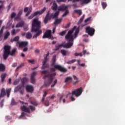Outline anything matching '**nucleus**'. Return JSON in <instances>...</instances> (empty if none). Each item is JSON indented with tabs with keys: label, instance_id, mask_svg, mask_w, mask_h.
I'll return each instance as SVG.
<instances>
[{
	"label": "nucleus",
	"instance_id": "obj_1",
	"mask_svg": "<svg viewBox=\"0 0 125 125\" xmlns=\"http://www.w3.org/2000/svg\"><path fill=\"white\" fill-rule=\"evenodd\" d=\"M74 33V38L76 39L80 33V27H78L77 28V26H74L73 28L70 30L67 34L65 37V39L67 41V42L66 43H62V47L63 48H71L74 44V36L73 35V33Z\"/></svg>",
	"mask_w": 125,
	"mask_h": 125
},
{
	"label": "nucleus",
	"instance_id": "obj_2",
	"mask_svg": "<svg viewBox=\"0 0 125 125\" xmlns=\"http://www.w3.org/2000/svg\"><path fill=\"white\" fill-rule=\"evenodd\" d=\"M41 24L42 22L39 21V19L35 18L33 20L31 32L36 33L33 36V39H37L38 37L42 33V31L41 29V28H42Z\"/></svg>",
	"mask_w": 125,
	"mask_h": 125
},
{
	"label": "nucleus",
	"instance_id": "obj_3",
	"mask_svg": "<svg viewBox=\"0 0 125 125\" xmlns=\"http://www.w3.org/2000/svg\"><path fill=\"white\" fill-rule=\"evenodd\" d=\"M3 48L4 52L3 57L4 60H6L7 58H8V56H9V55H10L11 56H14L17 50V48H14L11 51H10V49H11V47L9 45H5Z\"/></svg>",
	"mask_w": 125,
	"mask_h": 125
},
{
	"label": "nucleus",
	"instance_id": "obj_4",
	"mask_svg": "<svg viewBox=\"0 0 125 125\" xmlns=\"http://www.w3.org/2000/svg\"><path fill=\"white\" fill-rule=\"evenodd\" d=\"M56 62V56H53L51 62V66L52 67H54L55 69L57 70H59L60 72H62V73H66L68 72V70L67 68L59 65V64H55Z\"/></svg>",
	"mask_w": 125,
	"mask_h": 125
},
{
	"label": "nucleus",
	"instance_id": "obj_5",
	"mask_svg": "<svg viewBox=\"0 0 125 125\" xmlns=\"http://www.w3.org/2000/svg\"><path fill=\"white\" fill-rule=\"evenodd\" d=\"M55 76H56V72L49 73L43 77V80H45L46 78H48V83L46 82V81H45L44 83L45 86H49V85H50V84L52 83V82H53V80Z\"/></svg>",
	"mask_w": 125,
	"mask_h": 125
},
{
	"label": "nucleus",
	"instance_id": "obj_6",
	"mask_svg": "<svg viewBox=\"0 0 125 125\" xmlns=\"http://www.w3.org/2000/svg\"><path fill=\"white\" fill-rule=\"evenodd\" d=\"M59 12V11H57L54 15L52 14L50 15L49 11H48L43 21V22L45 24V25H46V24H47V23H48V21H49V20H51L52 18L54 19V18H57V17H58Z\"/></svg>",
	"mask_w": 125,
	"mask_h": 125
},
{
	"label": "nucleus",
	"instance_id": "obj_7",
	"mask_svg": "<svg viewBox=\"0 0 125 125\" xmlns=\"http://www.w3.org/2000/svg\"><path fill=\"white\" fill-rule=\"evenodd\" d=\"M10 92H11V88H8L5 90L4 88H2L0 93V100L2 97H4L6 95L7 97L9 98V96H10Z\"/></svg>",
	"mask_w": 125,
	"mask_h": 125
},
{
	"label": "nucleus",
	"instance_id": "obj_8",
	"mask_svg": "<svg viewBox=\"0 0 125 125\" xmlns=\"http://www.w3.org/2000/svg\"><path fill=\"white\" fill-rule=\"evenodd\" d=\"M21 110L22 111V112H26V113H28V114H30V113H31L30 110L34 111L35 110H36V107L32 105H29L28 107H26L25 105H22L21 106Z\"/></svg>",
	"mask_w": 125,
	"mask_h": 125
},
{
	"label": "nucleus",
	"instance_id": "obj_9",
	"mask_svg": "<svg viewBox=\"0 0 125 125\" xmlns=\"http://www.w3.org/2000/svg\"><path fill=\"white\" fill-rule=\"evenodd\" d=\"M83 93V87H81L80 88L75 89L72 92V95H75L76 97H79Z\"/></svg>",
	"mask_w": 125,
	"mask_h": 125
},
{
	"label": "nucleus",
	"instance_id": "obj_10",
	"mask_svg": "<svg viewBox=\"0 0 125 125\" xmlns=\"http://www.w3.org/2000/svg\"><path fill=\"white\" fill-rule=\"evenodd\" d=\"M86 33H88L89 36L92 37V36L94 35V33H95V29L92 27H90V26H87L85 28Z\"/></svg>",
	"mask_w": 125,
	"mask_h": 125
},
{
	"label": "nucleus",
	"instance_id": "obj_11",
	"mask_svg": "<svg viewBox=\"0 0 125 125\" xmlns=\"http://www.w3.org/2000/svg\"><path fill=\"white\" fill-rule=\"evenodd\" d=\"M15 92H18V91H20L21 94H24V85H19L17 87L15 88L14 89Z\"/></svg>",
	"mask_w": 125,
	"mask_h": 125
},
{
	"label": "nucleus",
	"instance_id": "obj_12",
	"mask_svg": "<svg viewBox=\"0 0 125 125\" xmlns=\"http://www.w3.org/2000/svg\"><path fill=\"white\" fill-rule=\"evenodd\" d=\"M42 39H52L51 30H48L44 34Z\"/></svg>",
	"mask_w": 125,
	"mask_h": 125
},
{
	"label": "nucleus",
	"instance_id": "obj_13",
	"mask_svg": "<svg viewBox=\"0 0 125 125\" xmlns=\"http://www.w3.org/2000/svg\"><path fill=\"white\" fill-rule=\"evenodd\" d=\"M36 75H37V72H33L31 74V83H36V79L35 77H36Z\"/></svg>",
	"mask_w": 125,
	"mask_h": 125
},
{
	"label": "nucleus",
	"instance_id": "obj_14",
	"mask_svg": "<svg viewBox=\"0 0 125 125\" xmlns=\"http://www.w3.org/2000/svg\"><path fill=\"white\" fill-rule=\"evenodd\" d=\"M46 10V8L45 7H44L43 8V9L42 10H41V11H36L35 12L34 14L33 15H34L35 16H37V15H42V13H43V12H44V11H45Z\"/></svg>",
	"mask_w": 125,
	"mask_h": 125
},
{
	"label": "nucleus",
	"instance_id": "obj_15",
	"mask_svg": "<svg viewBox=\"0 0 125 125\" xmlns=\"http://www.w3.org/2000/svg\"><path fill=\"white\" fill-rule=\"evenodd\" d=\"M17 44H19V47H23L28 45V42H18Z\"/></svg>",
	"mask_w": 125,
	"mask_h": 125
},
{
	"label": "nucleus",
	"instance_id": "obj_16",
	"mask_svg": "<svg viewBox=\"0 0 125 125\" xmlns=\"http://www.w3.org/2000/svg\"><path fill=\"white\" fill-rule=\"evenodd\" d=\"M81 1L82 2V4H87V3H89L90 1H91V0H73V2H79Z\"/></svg>",
	"mask_w": 125,
	"mask_h": 125
},
{
	"label": "nucleus",
	"instance_id": "obj_17",
	"mask_svg": "<svg viewBox=\"0 0 125 125\" xmlns=\"http://www.w3.org/2000/svg\"><path fill=\"white\" fill-rule=\"evenodd\" d=\"M26 90L27 92H30L32 93L34 91V87L32 85H27L26 86Z\"/></svg>",
	"mask_w": 125,
	"mask_h": 125
},
{
	"label": "nucleus",
	"instance_id": "obj_18",
	"mask_svg": "<svg viewBox=\"0 0 125 125\" xmlns=\"http://www.w3.org/2000/svg\"><path fill=\"white\" fill-rule=\"evenodd\" d=\"M68 9V6H65V5H62L59 7L58 10L59 11H65Z\"/></svg>",
	"mask_w": 125,
	"mask_h": 125
},
{
	"label": "nucleus",
	"instance_id": "obj_19",
	"mask_svg": "<svg viewBox=\"0 0 125 125\" xmlns=\"http://www.w3.org/2000/svg\"><path fill=\"white\" fill-rule=\"evenodd\" d=\"M62 22V18L57 19L55 20L54 24V25H58V24H60Z\"/></svg>",
	"mask_w": 125,
	"mask_h": 125
},
{
	"label": "nucleus",
	"instance_id": "obj_20",
	"mask_svg": "<svg viewBox=\"0 0 125 125\" xmlns=\"http://www.w3.org/2000/svg\"><path fill=\"white\" fill-rule=\"evenodd\" d=\"M72 78L71 77H68L65 78L64 81V83H72Z\"/></svg>",
	"mask_w": 125,
	"mask_h": 125
},
{
	"label": "nucleus",
	"instance_id": "obj_21",
	"mask_svg": "<svg viewBox=\"0 0 125 125\" xmlns=\"http://www.w3.org/2000/svg\"><path fill=\"white\" fill-rule=\"evenodd\" d=\"M58 5H57V3L56 2H54L52 6L51 7V9L52 10H54L55 11L57 10V7Z\"/></svg>",
	"mask_w": 125,
	"mask_h": 125
},
{
	"label": "nucleus",
	"instance_id": "obj_22",
	"mask_svg": "<svg viewBox=\"0 0 125 125\" xmlns=\"http://www.w3.org/2000/svg\"><path fill=\"white\" fill-rule=\"evenodd\" d=\"M6 76H7V74L6 73H3L1 75L0 78L2 83H3V82H4V80L5 79V78H6Z\"/></svg>",
	"mask_w": 125,
	"mask_h": 125
},
{
	"label": "nucleus",
	"instance_id": "obj_23",
	"mask_svg": "<svg viewBox=\"0 0 125 125\" xmlns=\"http://www.w3.org/2000/svg\"><path fill=\"white\" fill-rule=\"evenodd\" d=\"M55 48L54 50L55 51H57V50H59L60 48H61V47H63V44L62 43V44H59L58 45H56L55 46Z\"/></svg>",
	"mask_w": 125,
	"mask_h": 125
},
{
	"label": "nucleus",
	"instance_id": "obj_24",
	"mask_svg": "<svg viewBox=\"0 0 125 125\" xmlns=\"http://www.w3.org/2000/svg\"><path fill=\"white\" fill-rule=\"evenodd\" d=\"M49 100H50V97H48L46 98V100L44 102L45 106H49Z\"/></svg>",
	"mask_w": 125,
	"mask_h": 125
},
{
	"label": "nucleus",
	"instance_id": "obj_25",
	"mask_svg": "<svg viewBox=\"0 0 125 125\" xmlns=\"http://www.w3.org/2000/svg\"><path fill=\"white\" fill-rule=\"evenodd\" d=\"M5 71V66L3 64H0V72H4Z\"/></svg>",
	"mask_w": 125,
	"mask_h": 125
},
{
	"label": "nucleus",
	"instance_id": "obj_26",
	"mask_svg": "<svg viewBox=\"0 0 125 125\" xmlns=\"http://www.w3.org/2000/svg\"><path fill=\"white\" fill-rule=\"evenodd\" d=\"M24 26V22H19L16 26V28H20L21 27H23Z\"/></svg>",
	"mask_w": 125,
	"mask_h": 125
},
{
	"label": "nucleus",
	"instance_id": "obj_27",
	"mask_svg": "<svg viewBox=\"0 0 125 125\" xmlns=\"http://www.w3.org/2000/svg\"><path fill=\"white\" fill-rule=\"evenodd\" d=\"M25 38H26L28 40H30V39L32 38V34L30 32H28L26 34Z\"/></svg>",
	"mask_w": 125,
	"mask_h": 125
},
{
	"label": "nucleus",
	"instance_id": "obj_28",
	"mask_svg": "<svg viewBox=\"0 0 125 125\" xmlns=\"http://www.w3.org/2000/svg\"><path fill=\"white\" fill-rule=\"evenodd\" d=\"M74 12H75V13H77V14H79V15H82L83 14L82 10H74Z\"/></svg>",
	"mask_w": 125,
	"mask_h": 125
},
{
	"label": "nucleus",
	"instance_id": "obj_29",
	"mask_svg": "<svg viewBox=\"0 0 125 125\" xmlns=\"http://www.w3.org/2000/svg\"><path fill=\"white\" fill-rule=\"evenodd\" d=\"M11 105L12 106H14L15 105H17V102H15V100H14V98H13L12 99V101H11Z\"/></svg>",
	"mask_w": 125,
	"mask_h": 125
},
{
	"label": "nucleus",
	"instance_id": "obj_30",
	"mask_svg": "<svg viewBox=\"0 0 125 125\" xmlns=\"http://www.w3.org/2000/svg\"><path fill=\"white\" fill-rule=\"evenodd\" d=\"M84 15H83L81 18H80V20L78 22V25H80V24H81V23H82V22H83V19H84Z\"/></svg>",
	"mask_w": 125,
	"mask_h": 125
},
{
	"label": "nucleus",
	"instance_id": "obj_31",
	"mask_svg": "<svg viewBox=\"0 0 125 125\" xmlns=\"http://www.w3.org/2000/svg\"><path fill=\"white\" fill-rule=\"evenodd\" d=\"M49 67V65L48 64H46V63H45L44 65H43V64H42V69L44 70V69H46V68H48Z\"/></svg>",
	"mask_w": 125,
	"mask_h": 125
},
{
	"label": "nucleus",
	"instance_id": "obj_32",
	"mask_svg": "<svg viewBox=\"0 0 125 125\" xmlns=\"http://www.w3.org/2000/svg\"><path fill=\"white\" fill-rule=\"evenodd\" d=\"M64 13L62 15V17H66V15H68L70 12H69V10H66L64 11Z\"/></svg>",
	"mask_w": 125,
	"mask_h": 125
},
{
	"label": "nucleus",
	"instance_id": "obj_33",
	"mask_svg": "<svg viewBox=\"0 0 125 125\" xmlns=\"http://www.w3.org/2000/svg\"><path fill=\"white\" fill-rule=\"evenodd\" d=\"M102 6H103V8L105 9V8L107 7V3H106V2H102Z\"/></svg>",
	"mask_w": 125,
	"mask_h": 125
},
{
	"label": "nucleus",
	"instance_id": "obj_34",
	"mask_svg": "<svg viewBox=\"0 0 125 125\" xmlns=\"http://www.w3.org/2000/svg\"><path fill=\"white\" fill-rule=\"evenodd\" d=\"M47 95V93L46 92H44V94L43 95V97L42 99V102H44V99L45 98V96Z\"/></svg>",
	"mask_w": 125,
	"mask_h": 125
},
{
	"label": "nucleus",
	"instance_id": "obj_35",
	"mask_svg": "<svg viewBox=\"0 0 125 125\" xmlns=\"http://www.w3.org/2000/svg\"><path fill=\"white\" fill-rule=\"evenodd\" d=\"M28 81V79H27L26 77H24L21 79V82L23 84L25 83H27Z\"/></svg>",
	"mask_w": 125,
	"mask_h": 125
},
{
	"label": "nucleus",
	"instance_id": "obj_36",
	"mask_svg": "<svg viewBox=\"0 0 125 125\" xmlns=\"http://www.w3.org/2000/svg\"><path fill=\"white\" fill-rule=\"evenodd\" d=\"M61 52L63 56H66V55L67 54V51L65 50H61Z\"/></svg>",
	"mask_w": 125,
	"mask_h": 125
},
{
	"label": "nucleus",
	"instance_id": "obj_37",
	"mask_svg": "<svg viewBox=\"0 0 125 125\" xmlns=\"http://www.w3.org/2000/svg\"><path fill=\"white\" fill-rule=\"evenodd\" d=\"M73 79L75 81H76L75 82H74V84H76V83H79V79L78 78H77L76 76L73 75Z\"/></svg>",
	"mask_w": 125,
	"mask_h": 125
},
{
	"label": "nucleus",
	"instance_id": "obj_38",
	"mask_svg": "<svg viewBox=\"0 0 125 125\" xmlns=\"http://www.w3.org/2000/svg\"><path fill=\"white\" fill-rule=\"evenodd\" d=\"M31 104H32V105H34V106H38V105H39V104H38V103H37V102L36 101H31L30 102Z\"/></svg>",
	"mask_w": 125,
	"mask_h": 125
},
{
	"label": "nucleus",
	"instance_id": "obj_39",
	"mask_svg": "<svg viewBox=\"0 0 125 125\" xmlns=\"http://www.w3.org/2000/svg\"><path fill=\"white\" fill-rule=\"evenodd\" d=\"M10 35V33L9 32H7L6 34L4 35V40H6V39H7L8 37H9Z\"/></svg>",
	"mask_w": 125,
	"mask_h": 125
},
{
	"label": "nucleus",
	"instance_id": "obj_40",
	"mask_svg": "<svg viewBox=\"0 0 125 125\" xmlns=\"http://www.w3.org/2000/svg\"><path fill=\"white\" fill-rule=\"evenodd\" d=\"M13 42H20V41H19V36H17V37H15L13 39Z\"/></svg>",
	"mask_w": 125,
	"mask_h": 125
},
{
	"label": "nucleus",
	"instance_id": "obj_41",
	"mask_svg": "<svg viewBox=\"0 0 125 125\" xmlns=\"http://www.w3.org/2000/svg\"><path fill=\"white\" fill-rule=\"evenodd\" d=\"M76 62V60H72L67 62V64H73V63H75Z\"/></svg>",
	"mask_w": 125,
	"mask_h": 125
},
{
	"label": "nucleus",
	"instance_id": "obj_42",
	"mask_svg": "<svg viewBox=\"0 0 125 125\" xmlns=\"http://www.w3.org/2000/svg\"><path fill=\"white\" fill-rule=\"evenodd\" d=\"M24 66H25V64L24 63H21L20 66L17 67L16 70H19L20 68H23Z\"/></svg>",
	"mask_w": 125,
	"mask_h": 125
},
{
	"label": "nucleus",
	"instance_id": "obj_43",
	"mask_svg": "<svg viewBox=\"0 0 125 125\" xmlns=\"http://www.w3.org/2000/svg\"><path fill=\"white\" fill-rule=\"evenodd\" d=\"M66 34V30H64L59 33L60 36H63Z\"/></svg>",
	"mask_w": 125,
	"mask_h": 125
},
{
	"label": "nucleus",
	"instance_id": "obj_44",
	"mask_svg": "<svg viewBox=\"0 0 125 125\" xmlns=\"http://www.w3.org/2000/svg\"><path fill=\"white\" fill-rule=\"evenodd\" d=\"M27 61L29 63H31V64H35V60H27Z\"/></svg>",
	"mask_w": 125,
	"mask_h": 125
},
{
	"label": "nucleus",
	"instance_id": "obj_45",
	"mask_svg": "<svg viewBox=\"0 0 125 125\" xmlns=\"http://www.w3.org/2000/svg\"><path fill=\"white\" fill-rule=\"evenodd\" d=\"M11 34L12 36H15V35H16V30L13 29L11 32Z\"/></svg>",
	"mask_w": 125,
	"mask_h": 125
},
{
	"label": "nucleus",
	"instance_id": "obj_46",
	"mask_svg": "<svg viewBox=\"0 0 125 125\" xmlns=\"http://www.w3.org/2000/svg\"><path fill=\"white\" fill-rule=\"evenodd\" d=\"M41 73L42 74H43L44 75H46V74H47V73H48V70L42 71H41Z\"/></svg>",
	"mask_w": 125,
	"mask_h": 125
},
{
	"label": "nucleus",
	"instance_id": "obj_47",
	"mask_svg": "<svg viewBox=\"0 0 125 125\" xmlns=\"http://www.w3.org/2000/svg\"><path fill=\"white\" fill-rule=\"evenodd\" d=\"M15 16H16V13H12L11 15V18L13 19V18H14Z\"/></svg>",
	"mask_w": 125,
	"mask_h": 125
},
{
	"label": "nucleus",
	"instance_id": "obj_48",
	"mask_svg": "<svg viewBox=\"0 0 125 125\" xmlns=\"http://www.w3.org/2000/svg\"><path fill=\"white\" fill-rule=\"evenodd\" d=\"M57 83V79H56L54 82V84L51 85V87H54V86Z\"/></svg>",
	"mask_w": 125,
	"mask_h": 125
},
{
	"label": "nucleus",
	"instance_id": "obj_49",
	"mask_svg": "<svg viewBox=\"0 0 125 125\" xmlns=\"http://www.w3.org/2000/svg\"><path fill=\"white\" fill-rule=\"evenodd\" d=\"M46 62H47V58L46 57L44 58V60L43 61L42 64H43V65L46 64Z\"/></svg>",
	"mask_w": 125,
	"mask_h": 125
},
{
	"label": "nucleus",
	"instance_id": "obj_50",
	"mask_svg": "<svg viewBox=\"0 0 125 125\" xmlns=\"http://www.w3.org/2000/svg\"><path fill=\"white\" fill-rule=\"evenodd\" d=\"M83 55H85V54H87V55H88L89 54V52H87V51L86 50H83Z\"/></svg>",
	"mask_w": 125,
	"mask_h": 125
},
{
	"label": "nucleus",
	"instance_id": "obj_51",
	"mask_svg": "<svg viewBox=\"0 0 125 125\" xmlns=\"http://www.w3.org/2000/svg\"><path fill=\"white\" fill-rule=\"evenodd\" d=\"M19 82H20L19 80H16L14 82V84L15 85H17L18 83H19Z\"/></svg>",
	"mask_w": 125,
	"mask_h": 125
},
{
	"label": "nucleus",
	"instance_id": "obj_52",
	"mask_svg": "<svg viewBox=\"0 0 125 125\" xmlns=\"http://www.w3.org/2000/svg\"><path fill=\"white\" fill-rule=\"evenodd\" d=\"M4 102V100H2V101H1L0 103V106L1 107V108H2V107H3V102Z\"/></svg>",
	"mask_w": 125,
	"mask_h": 125
},
{
	"label": "nucleus",
	"instance_id": "obj_53",
	"mask_svg": "<svg viewBox=\"0 0 125 125\" xmlns=\"http://www.w3.org/2000/svg\"><path fill=\"white\" fill-rule=\"evenodd\" d=\"M20 17H21V16L18 14L15 17V20H19V19H20Z\"/></svg>",
	"mask_w": 125,
	"mask_h": 125
},
{
	"label": "nucleus",
	"instance_id": "obj_54",
	"mask_svg": "<svg viewBox=\"0 0 125 125\" xmlns=\"http://www.w3.org/2000/svg\"><path fill=\"white\" fill-rule=\"evenodd\" d=\"M35 17V16L34 15V14H32L29 17L28 19H33Z\"/></svg>",
	"mask_w": 125,
	"mask_h": 125
},
{
	"label": "nucleus",
	"instance_id": "obj_55",
	"mask_svg": "<svg viewBox=\"0 0 125 125\" xmlns=\"http://www.w3.org/2000/svg\"><path fill=\"white\" fill-rule=\"evenodd\" d=\"M56 70H57V69L55 68V67H54V68H50V72H55V71H56Z\"/></svg>",
	"mask_w": 125,
	"mask_h": 125
},
{
	"label": "nucleus",
	"instance_id": "obj_56",
	"mask_svg": "<svg viewBox=\"0 0 125 125\" xmlns=\"http://www.w3.org/2000/svg\"><path fill=\"white\" fill-rule=\"evenodd\" d=\"M3 33V28H2L0 30V37H1Z\"/></svg>",
	"mask_w": 125,
	"mask_h": 125
},
{
	"label": "nucleus",
	"instance_id": "obj_57",
	"mask_svg": "<svg viewBox=\"0 0 125 125\" xmlns=\"http://www.w3.org/2000/svg\"><path fill=\"white\" fill-rule=\"evenodd\" d=\"M23 13V10H20L18 14V15H19L20 16H21V15H22V14Z\"/></svg>",
	"mask_w": 125,
	"mask_h": 125
},
{
	"label": "nucleus",
	"instance_id": "obj_58",
	"mask_svg": "<svg viewBox=\"0 0 125 125\" xmlns=\"http://www.w3.org/2000/svg\"><path fill=\"white\" fill-rule=\"evenodd\" d=\"M25 112H22L21 115L20 117V118H21V117L23 118V117H25Z\"/></svg>",
	"mask_w": 125,
	"mask_h": 125
},
{
	"label": "nucleus",
	"instance_id": "obj_59",
	"mask_svg": "<svg viewBox=\"0 0 125 125\" xmlns=\"http://www.w3.org/2000/svg\"><path fill=\"white\" fill-rule=\"evenodd\" d=\"M17 66V62L13 63L12 65V67H15Z\"/></svg>",
	"mask_w": 125,
	"mask_h": 125
},
{
	"label": "nucleus",
	"instance_id": "obj_60",
	"mask_svg": "<svg viewBox=\"0 0 125 125\" xmlns=\"http://www.w3.org/2000/svg\"><path fill=\"white\" fill-rule=\"evenodd\" d=\"M23 52H26V51H28V47H25L24 48V49H23Z\"/></svg>",
	"mask_w": 125,
	"mask_h": 125
},
{
	"label": "nucleus",
	"instance_id": "obj_61",
	"mask_svg": "<svg viewBox=\"0 0 125 125\" xmlns=\"http://www.w3.org/2000/svg\"><path fill=\"white\" fill-rule=\"evenodd\" d=\"M30 14H31V10L28 11V12L25 15V16L28 17L29 16V15H30Z\"/></svg>",
	"mask_w": 125,
	"mask_h": 125
},
{
	"label": "nucleus",
	"instance_id": "obj_62",
	"mask_svg": "<svg viewBox=\"0 0 125 125\" xmlns=\"http://www.w3.org/2000/svg\"><path fill=\"white\" fill-rule=\"evenodd\" d=\"M29 10V8L28 7H25L24 9V12H27Z\"/></svg>",
	"mask_w": 125,
	"mask_h": 125
},
{
	"label": "nucleus",
	"instance_id": "obj_63",
	"mask_svg": "<svg viewBox=\"0 0 125 125\" xmlns=\"http://www.w3.org/2000/svg\"><path fill=\"white\" fill-rule=\"evenodd\" d=\"M64 95H62L61 96V97L60 98V101L61 102L62 99H63V97H64Z\"/></svg>",
	"mask_w": 125,
	"mask_h": 125
},
{
	"label": "nucleus",
	"instance_id": "obj_64",
	"mask_svg": "<svg viewBox=\"0 0 125 125\" xmlns=\"http://www.w3.org/2000/svg\"><path fill=\"white\" fill-rule=\"evenodd\" d=\"M72 6H73V7H75V8L78 7V4L74 3L73 4Z\"/></svg>",
	"mask_w": 125,
	"mask_h": 125
}]
</instances>
